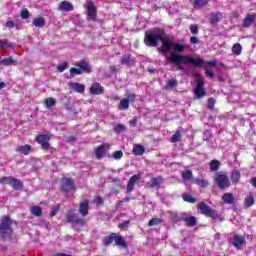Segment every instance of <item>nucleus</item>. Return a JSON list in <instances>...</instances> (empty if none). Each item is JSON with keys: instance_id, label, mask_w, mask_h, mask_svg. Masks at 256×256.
<instances>
[{"instance_id": "obj_56", "label": "nucleus", "mask_w": 256, "mask_h": 256, "mask_svg": "<svg viewBox=\"0 0 256 256\" xmlns=\"http://www.w3.org/2000/svg\"><path fill=\"white\" fill-rule=\"evenodd\" d=\"M74 223H75L76 225H80L81 227H84V225H85V220H83V218H76V219L74 220Z\"/></svg>"}, {"instance_id": "obj_42", "label": "nucleus", "mask_w": 256, "mask_h": 256, "mask_svg": "<svg viewBox=\"0 0 256 256\" xmlns=\"http://www.w3.org/2000/svg\"><path fill=\"white\" fill-rule=\"evenodd\" d=\"M182 179L184 181H191L193 179V172L191 170L184 171L182 173Z\"/></svg>"}, {"instance_id": "obj_9", "label": "nucleus", "mask_w": 256, "mask_h": 256, "mask_svg": "<svg viewBox=\"0 0 256 256\" xmlns=\"http://www.w3.org/2000/svg\"><path fill=\"white\" fill-rule=\"evenodd\" d=\"M87 9V19L90 21H96L97 19V7H95V4L88 0L87 5L85 6Z\"/></svg>"}, {"instance_id": "obj_6", "label": "nucleus", "mask_w": 256, "mask_h": 256, "mask_svg": "<svg viewBox=\"0 0 256 256\" xmlns=\"http://www.w3.org/2000/svg\"><path fill=\"white\" fill-rule=\"evenodd\" d=\"M0 183H2V185H11L12 189H15V191H21V189H23V182L17 178L3 177L0 179Z\"/></svg>"}, {"instance_id": "obj_51", "label": "nucleus", "mask_w": 256, "mask_h": 256, "mask_svg": "<svg viewBox=\"0 0 256 256\" xmlns=\"http://www.w3.org/2000/svg\"><path fill=\"white\" fill-rule=\"evenodd\" d=\"M67 67H69V64L67 62H63L57 65V71H59V73H63Z\"/></svg>"}, {"instance_id": "obj_60", "label": "nucleus", "mask_w": 256, "mask_h": 256, "mask_svg": "<svg viewBox=\"0 0 256 256\" xmlns=\"http://www.w3.org/2000/svg\"><path fill=\"white\" fill-rule=\"evenodd\" d=\"M205 75H206V77H209L210 79H213L215 73L211 70H206Z\"/></svg>"}, {"instance_id": "obj_21", "label": "nucleus", "mask_w": 256, "mask_h": 256, "mask_svg": "<svg viewBox=\"0 0 256 256\" xmlns=\"http://www.w3.org/2000/svg\"><path fill=\"white\" fill-rule=\"evenodd\" d=\"M90 93L93 95H101V93H103V87H101V84L96 82L90 87Z\"/></svg>"}, {"instance_id": "obj_7", "label": "nucleus", "mask_w": 256, "mask_h": 256, "mask_svg": "<svg viewBox=\"0 0 256 256\" xmlns=\"http://www.w3.org/2000/svg\"><path fill=\"white\" fill-rule=\"evenodd\" d=\"M214 181L218 185V189L223 190L231 187V181H229V177L225 174L216 173Z\"/></svg>"}, {"instance_id": "obj_49", "label": "nucleus", "mask_w": 256, "mask_h": 256, "mask_svg": "<svg viewBox=\"0 0 256 256\" xmlns=\"http://www.w3.org/2000/svg\"><path fill=\"white\" fill-rule=\"evenodd\" d=\"M189 29L192 35H199V26L197 24L190 25Z\"/></svg>"}, {"instance_id": "obj_64", "label": "nucleus", "mask_w": 256, "mask_h": 256, "mask_svg": "<svg viewBox=\"0 0 256 256\" xmlns=\"http://www.w3.org/2000/svg\"><path fill=\"white\" fill-rule=\"evenodd\" d=\"M54 256H71V255L65 254V253H57Z\"/></svg>"}, {"instance_id": "obj_47", "label": "nucleus", "mask_w": 256, "mask_h": 256, "mask_svg": "<svg viewBox=\"0 0 256 256\" xmlns=\"http://www.w3.org/2000/svg\"><path fill=\"white\" fill-rule=\"evenodd\" d=\"M159 223H163V220L161 218H152L149 222L148 225L149 227H153L155 225H159Z\"/></svg>"}, {"instance_id": "obj_31", "label": "nucleus", "mask_w": 256, "mask_h": 256, "mask_svg": "<svg viewBox=\"0 0 256 256\" xmlns=\"http://www.w3.org/2000/svg\"><path fill=\"white\" fill-rule=\"evenodd\" d=\"M46 21L45 18L43 17H38V18H34L33 19V25L34 27H39V28H43V26L45 25Z\"/></svg>"}, {"instance_id": "obj_41", "label": "nucleus", "mask_w": 256, "mask_h": 256, "mask_svg": "<svg viewBox=\"0 0 256 256\" xmlns=\"http://www.w3.org/2000/svg\"><path fill=\"white\" fill-rule=\"evenodd\" d=\"M113 241H115V233H112L103 239L104 245H106L107 247H109V245H111Z\"/></svg>"}, {"instance_id": "obj_12", "label": "nucleus", "mask_w": 256, "mask_h": 256, "mask_svg": "<svg viewBox=\"0 0 256 256\" xmlns=\"http://www.w3.org/2000/svg\"><path fill=\"white\" fill-rule=\"evenodd\" d=\"M61 189L65 193H68V191H73V189H75V183L69 178H64L62 179Z\"/></svg>"}, {"instance_id": "obj_19", "label": "nucleus", "mask_w": 256, "mask_h": 256, "mask_svg": "<svg viewBox=\"0 0 256 256\" xmlns=\"http://www.w3.org/2000/svg\"><path fill=\"white\" fill-rule=\"evenodd\" d=\"M222 201L226 204V205H233V203H235V196L233 195V193H224L222 195Z\"/></svg>"}, {"instance_id": "obj_23", "label": "nucleus", "mask_w": 256, "mask_h": 256, "mask_svg": "<svg viewBox=\"0 0 256 256\" xmlns=\"http://www.w3.org/2000/svg\"><path fill=\"white\" fill-rule=\"evenodd\" d=\"M255 205V198L253 195L246 196L244 199V209H249V207H253Z\"/></svg>"}, {"instance_id": "obj_10", "label": "nucleus", "mask_w": 256, "mask_h": 256, "mask_svg": "<svg viewBox=\"0 0 256 256\" xmlns=\"http://www.w3.org/2000/svg\"><path fill=\"white\" fill-rule=\"evenodd\" d=\"M254 23H256V13H249L244 17L242 27L244 29H249V27H251V25Z\"/></svg>"}, {"instance_id": "obj_54", "label": "nucleus", "mask_w": 256, "mask_h": 256, "mask_svg": "<svg viewBox=\"0 0 256 256\" xmlns=\"http://www.w3.org/2000/svg\"><path fill=\"white\" fill-rule=\"evenodd\" d=\"M129 223H131V220H126L123 223L118 224V227L120 229H127L129 227Z\"/></svg>"}, {"instance_id": "obj_1", "label": "nucleus", "mask_w": 256, "mask_h": 256, "mask_svg": "<svg viewBox=\"0 0 256 256\" xmlns=\"http://www.w3.org/2000/svg\"><path fill=\"white\" fill-rule=\"evenodd\" d=\"M174 50L170 52V56L166 59V65L173 63L179 71H183L185 68L183 65H193V67H203V59L193 58L189 55H181L185 51V45L175 43L173 45Z\"/></svg>"}, {"instance_id": "obj_38", "label": "nucleus", "mask_w": 256, "mask_h": 256, "mask_svg": "<svg viewBox=\"0 0 256 256\" xmlns=\"http://www.w3.org/2000/svg\"><path fill=\"white\" fill-rule=\"evenodd\" d=\"M171 143H179V141H181V130L178 129L175 134H173L171 136V139H170Z\"/></svg>"}, {"instance_id": "obj_16", "label": "nucleus", "mask_w": 256, "mask_h": 256, "mask_svg": "<svg viewBox=\"0 0 256 256\" xmlns=\"http://www.w3.org/2000/svg\"><path fill=\"white\" fill-rule=\"evenodd\" d=\"M79 213L82 217H87V215H89V200H84L80 203Z\"/></svg>"}, {"instance_id": "obj_26", "label": "nucleus", "mask_w": 256, "mask_h": 256, "mask_svg": "<svg viewBox=\"0 0 256 256\" xmlns=\"http://www.w3.org/2000/svg\"><path fill=\"white\" fill-rule=\"evenodd\" d=\"M230 179L232 183H239V181H241V172H239V170L232 171Z\"/></svg>"}, {"instance_id": "obj_25", "label": "nucleus", "mask_w": 256, "mask_h": 256, "mask_svg": "<svg viewBox=\"0 0 256 256\" xmlns=\"http://www.w3.org/2000/svg\"><path fill=\"white\" fill-rule=\"evenodd\" d=\"M59 9H61V11H73V4L63 1L59 4Z\"/></svg>"}, {"instance_id": "obj_52", "label": "nucleus", "mask_w": 256, "mask_h": 256, "mask_svg": "<svg viewBox=\"0 0 256 256\" xmlns=\"http://www.w3.org/2000/svg\"><path fill=\"white\" fill-rule=\"evenodd\" d=\"M83 71L79 68H71L70 69V77H75V75H81Z\"/></svg>"}, {"instance_id": "obj_27", "label": "nucleus", "mask_w": 256, "mask_h": 256, "mask_svg": "<svg viewBox=\"0 0 256 256\" xmlns=\"http://www.w3.org/2000/svg\"><path fill=\"white\" fill-rule=\"evenodd\" d=\"M133 153L136 156H141L143 153H145V147L140 144H135L133 147Z\"/></svg>"}, {"instance_id": "obj_20", "label": "nucleus", "mask_w": 256, "mask_h": 256, "mask_svg": "<svg viewBox=\"0 0 256 256\" xmlns=\"http://www.w3.org/2000/svg\"><path fill=\"white\" fill-rule=\"evenodd\" d=\"M184 222L186 223V227H195L197 225V218L185 214Z\"/></svg>"}, {"instance_id": "obj_32", "label": "nucleus", "mask_w": 256, "mask_h": 256, "mask_svg": "<svg viewBox=\"0 0 256 256\" xmlns=\"http://www.w3.org/2000/svg\"><path fill=\"white\" fill-rule=\"evenodd\" d=\"M103 155H105V146L101 145L95 150L96 159H103Z\"/></svg>"}, {"instance_id": "obj_29", "label": "nucleus", "mask_w": 256, "mask_h": 256, "mask_svg": "<svg viewBox=\"0 0 256 256\" xmlns=\"http://www.w3.org/2000/svg\"><path fill=\"white\" fill-rule=\"evenodd\" d=\"M16 151L18 153H23V155H29V152L31 151V145L18 146L16 147Z\"/></svg>"}, {"instance_id": "obj_40", "label": "nucleus", "mask_w": 256, "mask_h": 256, "mask_svg": "<svg viewBox=\"0 0 256 256\" xmlns=\"http://www.w3.org/2000/svg\"><path fill=\"white\" fill-rule=\"evenodd\" d=\"M72 89L76 91V93H83L85 91V86L79 83H73Z\"/></svg>"}, {"instance_id": "obj_50", "label": "nucleus", "mask_w": 256, "mask_h": 256, "mask_svg": "<svg viewBox=\"0 0 256 256\" xmlns=\"http://www.w3.org/2000/svg\"><path fill=\"white\" fill-rule=\"evenodd\" d=\"M174 87H177V80L170 79L166 84V89H173Z\"/></svg>"}, {"instance_id": "obj_3", "label": "nucleus", "mask_w": 256, "mask_h": 256, "mask_svg": "<svg viewBox=\"0 0 256 256\" xmlns=\"http://www.w3.org/2000/svg\"><path fill=\"white\" fill-rule=\"evenodd\" d=\"M164 30L161 28H154L153 30L147 31L144 37V43L148 47H157Z\"/></svg>"}, {"instance_id": "obj_46", "label": "nucleus", "mask_w": 256, "mask_h": 256, "mask_svg": "<svg viewBox=\"0 0 256 256\" xmlns=\"http://www.w3.org/2000/svg\"><path fill=\"white\" fill-rule=\"evenodd\" d=\"M182 198L184 201H186V203H197V200L189 194H183Z\"/></svg>"}, {"instance_id": "obj_62", "label": "nucleus", "mask_w": 256, "mask_h": 256, "mask_svg": "<svg viewBox=\"0 0 256 256\" xmlns=\"http://www.w3.org/2000/svg\"><path fill=\"white\" fill-rule=\"evenodd\" d=\"M95 201L97 205H103V198L101 196L96 197Z\"/></svg>"}, {"instance_id": "obj_63", "label": "nucleus", "mask_w": 256, "mask_h": 256, "mask_svg": "<svg viewBox=\"0 0 256 256\" xmlns=\"http://www.w3.org/2000/svg\"><path fill=\"white\" fill-rule=\"evenodd\" d=\"M131 127H135L137 125V118H134L130 121Z\"/></svg>"}, {"instance_id": "obj_35", "label": "nucleus", "mask_w": 256, "mask_h": 256, "mask_svg": "<svg viewBox=\"0 0 256 256\" xmlns=\"http://www.w3.org/2000/svg\"><path fill=\"white\" fill-rule=\"evenodd\" d=\"M55 105H57V100L55 98L50 97L45 100V107L47 109H51V107H55Z\"/></svg>"}, {"instance_id": "obj_17", "label": "nucleus", "mask_w": 256, "mask_h": 256, "mask_svg": "<svg viewBox=\"0 0 256 256\" xmlns=\"http://www.w3.org/2000/svg\"><path fill=\"white\" fill-rule=\"evenodd\" d=\"M75 67H79L80 71H83L84 73H91L92 68L91 66H89V63H87V61H78L75 64Z\"/></svg>"}, {"instance_id": "obj_53", "label": "nucleus", "mask_w": 256, "mask_h": 256, "mask_svg": "<svg viewBox=\"0 0 256 256\" xmlns=\"http://www.w3.org/2000/svg\"><path fill=\"white\" fill-rule=\"evenodd\" d=\"M123 157V151L118 150L113 153V158L119 161Z\"/></svg>"}, {"instance_id": "obj_45", "label": "nucleus", "mask_w": 256, "mask_h": 256, "mask_svg": "<svg viewBox=\"0 0 256 256\" xmlns=\"http://www.w3.org/2000/svg\"><path fill=\"white\" fill-rule=\"evenodd\" d=\"M241 51H243V47L239 43L233 45L232 53H234V55H239Z\"/></svg>"}, {"instance_id": "obj_28", "label": "nucleus", "mask_w": 256, "mask_h": 256, "mask_svg": "<svg viewBox=\"0 0 256 256\" xmlns=\"http://www.w3.org/2000/svg\"><path fill=\"white\" fill-rule=\"evenodd\" d=\"M150 181H151L150 187L155 188V187H159V185L163 183L164 179H163V176H158L156 178H152Z\"/></svg>"}, {"instance_id": "obj_13", "label": "nucleus", "mask_w": 256, "mask_h": 256, "mask_svg": "<svg viewBox=\"0 0 256 256\" xmlns=\"http://www.w3.org/2000/svg\"><path fill=\"white\" fill-rule=\"evenodd\" d=\"M204 82L203 79H198L196 88H195V95L197 99H201V97H205L207 95V92L205 91V88H203Z\"/></svg>"}, {"instance_id": "obj_18", "label": "nucleus", "mask_w": 256, "mask_h": 256, "mask_svg": "<svg viewBox=\"0 0 256 256\" xmlns=\"http://www.w3.org/2000/svg\"><path fill=\"white\" fill-rule=\"evenodd\" d=\"M121 65H126V67L135 66V59L131 58V54L124 55L121 59Z\"/></svg>"}, {"instance_id": "obj_58", "label": "nucleus", "mask_w": 256, "mask_h": 256, "mask_svg": "<svg viewBox=\"0 0 256 256\" xmlns=\"http://www.w3.org/2000/svg\"><path fill=\"white\" fill-rule=\"evenodd\" d=\"M190 43H191L192 45H197V44H199V38H198V37H195V36H192V37L190 38Z\"/></svg>"}, {"instance_id": "obj_57", "label": "nucleus", "mask_w": 256, "mask_h": 256, "mask_svg": "<svg viewBox=\"0 0 256 256\" xmlns=\"http://www.w3.org/2000/svg\"><path fill=\"white\" fill-rule=\"evenodd\" d=\"M215 107V99L209 98L208 99V108L213 109Z\"/></svg>"}, {"instance_id": "obj_8", "label": "nucleus", "mask_w": 256, "mask_h": 256, "mask_svg": "<svg viewBox=\"0 0 256 256\" xmlns=\"http://www.w3.org/2000/svg\"><path fill=\"white\" fill-rule=\"evenodd\" d=\"M160 41L162 43V55H167V53H169L173 47V41H171V39L165 34V31L162 32Z\"/></svg>"}, {"instance_id": "obj_43", "label": "nucleus", "mask_w": 256, "mask_h": 256, "mask_svg": "<svg viewBox=\"0 0 256 256\" xmlns=\"http://www.w3.org/2000/svg\"><path fill=\"white\" fill-rule=\"evenodd\" d=\"M0 49H13V43L7 40H0Z\"/></svg>"}, {"instance_id": "obj_5", "label": "nucleus", "mask_w": 256, "mask_h": 256, "mask_svg": "<svg viewBox=\"0 0 256 256\" xmlns=\"http://www.w3.org/2000/svg\"><path fill=\"white\" fill-rule=\"evenodd\" d=\"M231 237L228 239V243L236 249H243L245 245V236L237 234L235 232L230 233Z\"/></svg>"}, {"instance_id": "obj_15", "label": "nucleus", "mask_w": 256, "mask_h": 256, "mask_svg": "<svg viewBox=\"0 0 256 256\" xmlns=\"http://www.w3.org/2000/svg\"><path fill=\"white\" fill-rule=\"evenodd\" d=\"M139 179H141V175H139V174H135L129 179V181L127 183L128 193H131V191H133L135 189V184L137 183V181H139Z\"/></svg>"}, {"instance_id": "obj_44", "label": "nucleus", "mask_w": 256, "mask_h": 256, "mask_svg": "<svg viewBox=\"0 0 256 256\" xmlns=\"http://www.w3.org/2000/svg\"><path fill=\"white\" fill-rule=\"evenodd\" d=\"M119 109L124 111L129 109V100L127 98H124L120 101Z\"/></svg>"}, {"instance_id": "obj_39", "label": "nucleus", "mask_w": 256, "mask_h": 256, "mask_svg": "<svg viewBox=\"0 0 256 256\" xmlns=\"http://www.w3.org/2000/svg\"><path fill=\"white\" fill-rule=\"evenodd\" d=\"M75 219H77V216L75 215V212L69 211L66 214V223H75Z\"/></svg>"}, {"instance_id": "obj_22", "label": "nucleus", "mask_w": 256, "mask_h": 256, "mask_svg": "<svg viewBox=\"0 0 256 256\" xmlns=\"http://www.w3.org/2000/svg\"><path fill=\"white\" fill-rule=\"evenodd\" d=\"M190 3L195 9H201V7H205L209 3V0H190Z\"/></svg>"}, {"instance_id": "obj_59", "label": "nucleus", "mask_w": 256, "mask_h": 256, "mask_svg": "<svg viewBox=\"0 0 256 256\" xmlns=\"http://www.w3.org/2000/svg\"><path fill=\"white\" fill-rule=\"evenodd\" d=\"M136 97H137V95L131 93V94H128V96H127L126 99L128 100V103H129V101H130V102L135 101Z\"/></svg>"}, {"instance_id": "obj_11", "label": "nucleus", "mask_w": 256, "mask_h": 256, "mask_svg": "<svg viewBox=\"0 0 256 256\" xmlns=\"http://www.w3.org/2000/svg\"><path fill=\"white\" fill-rule=\"evenodd\" d=\"M49 135L43 134L36 137L37 143H39L42 146V149L44 151H49Z\"/></svg>"}, {"instance_id": "obj_48", "label": "nucleus", "mask_w": 256, "mask_h": 256, "mask_svg": "<svg viewBox=\"0 0 256 256\" xmlns=\"http://www.w3.org/2000/svg\"><path fill=\"white\" fill-rule=\"evenodd\" d=\"M123 131H127V128L123 124H118L114 129V132L117 133V135H119V133H123Z\"/></svg>"}, {"instance_id": "obj_36", "label": "nucleus", "mask_w": 256, "mask_h": 256, "mask_svg": "<svg viewBox=\"0 0 256 256\" xmlns=\"http://www.w3.org/2000/svg\"><path fill=\"white\" fill-rule=\"evenodd\" d=\"M221 21V13H212L210 15V23L215 25V23H219Z\"/></svg>"}, {"instance_id": "obj_2", "label": "nucleus", "mask_w": 256, "mask_h": 256, "mask_svg": "<svg viewBox=\"0 0 256 256\" xmlns=\"http://www.w3.org/2000/svg\"><path fill=\"white\" fill-rule=\"evenodd\" d=\"M13 220L9 216H3L0 223V239L2 241H12L13 240Z\"/></svg>"}, {"instance_id": "obj_24", "label": "nucleus", "mask_w": 256, "mask_h": 256, "mask_svg": "<svg viewBox=\"0 0 256 256\" xmlns=\"http://www.w3.org/2000/svg\"><path fill=\"white\" fill-rule=\"evenodd\" d=\"M185 215L186 213H172L171 219L173 223H179L181 221H185Z\"/></svg>"}, {"instance_id": "obj_37", "label": "nucleus", "mask_w": 256, "mask_h": 256, "mask_svg": "<svg viewBox=\"0 0 256 256\" xmlns=\"http://www.w3.org/2000/svg\"><path fill=\"white\" fill-rule=\"evenodd\" d=\"M194 183L202 188L209 187V181H207L205 179L196 178L194 180Z\"/></svg>"}, {"instance_id": "obj_61", "label": "nucleus", "mask_w": 256, "mask_h": 256, "mask_svg": "<svg viewBox=\"0 0 256 256\" xmlns=\"http://www.w3.org/2000/svg\"><path fill=\"white\" fill-rule=\"evenodd\" d=\"M6 27H8V29H13V27H15V22L13 21L6 22Z\"/></svg>"}, {"instance_id": "obj_55", "label": "nucleus", "mask_w": 256, "mask_h": 256, "mask_svg": "<svg viewBox=\"0 0 256 256\" xmlns=\"http://www.w3.org/2000/svg\"><path fill=\"white\" fill-rule=\"evenodd\" d=\"M20 15H21L22 19H29V10H27V9L22 10Z\"/></svg>"}, {"instance_id": "obj_34", "label": "nucleus", "mask_w": 256, "mask_h": 256, "mask_svg": "<svg viewBox=\"0 0 256 256\" xmlns=\"http://www.w3.org/2000/svg\"><path fill=\"white\" fill-rule=\"evenodd\" d=\"M114 241H115L116 245H118V247H124V248L127 247V243L125 242V240L123 239L122 236L115 235Z\"/></svg>"}, {"instance_id": "obj_4", "label": "nucleus", "mask_w": 256, "mask_h": 256, "mask_svg": "<svg viewBox=\"0 0 256 256\" xmlns=\"http://www.w3.org/2000/svg\"><path fill=\"white\" fill-rule=\"evenodd\" d=\"M198 207L202 215H205V217H210V219H213V221H215V219H219V221H223V217H221V215H219V213H217L216 210H213L205 202H201Z\"/></svg>"}, {"instance_id": "obj_33", "label": "nucleus", "mask_w": 256, "mask_h": 256, "mask_svg": "<svg viewBox=\"0 0 256 256\" xmlns=\"http://www.w3.org/2000/svg\"><path fill=\"white\" fill-rule=\"evenodd\" d=\"M209 167H210V171L212 172H217V170L219 169V167H221V162L218 161V160H212L210 163H209Z\"/></svg>"}, {"instance_id": "obj_30", "label": "nucleus", "mask_w": 256, "mask_h": 256, "mask_svg": "<svg viewBox=\"0 0 256 256\" xmlns=\"http://www.w3.org/2000/svg\"><path fill=\"white\" fill-rule=\"evenodd\" d=\"M30 211L35 217H41V215L43 214V209L40 206H32L30 208Z\"/></svg>"}, {"instance_id": "obj_14", "label": "nucleus", "mask_w": 256, "mask_h": 256, "mask_svg": "<svg viewBox=\"0 0 256 256\" xmlns=\"http://www.w3.org/2000/svg\"><path fill=\"white\" fill-rule=\"evenodd\" d=\"M18 65L17 60L13 58V56H9L8 58H4L0 60V67H15Z\"/></svg>"}]
</instances>
